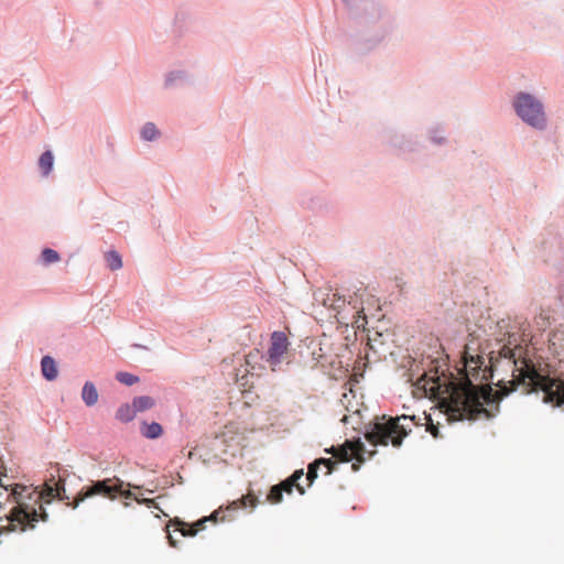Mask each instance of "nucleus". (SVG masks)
<instances>
[{
	"label": "nucleus",
	"instance_id": "nucleus-1",
	"mask_svg": "<svg viewBox=\"0 0 564 564\" xmlns=\"http://www.w3.org/2000/svg\"><path fill=\"white\" fill-rule=\"evenodd\" d=\"M499 357L508 359L513 365L512 380H499V389L494 391L489 386L477 387L473 380H487L492 377L495 358L490 356V367L485 366L484 356L469 355L464 352L465 381L462 383H451L448 397L443 400L442 405L449 420L475 421L481 415L491 419L495 414L485 408V404H495L498 411V402L517 390L522 388L523 393L542 392V400L552 406H564V380L551 377L536 367L529 357L528 350L522 346H502L499 350Z\"/></svg>",
	"mask_w": 564,
	"mask_h": 564
},
{
	"label": "nucleus",
	"instance_id": "nucleus-2",
	"mask_svg": "<svg viewBox=\"0 0 564 564\" xmlns=\"http://www.w3.org/2000/svg\"><path fill=\"white\" fill-rule=\"evenodd\" d=\"M2 489L9 491L8 500L17 503L7 517L8 525H2V534L14 531L23 532L26 529L35 528L39 521H47L48 514L42 502L50 503L55 497L64 499L61 491H65L61 480L55 481L53 476L44 482L41 491L36 487L4 482H2Z\"/></svg>",
	"mask_w": 564,
	"mask_h": 564
},
{
	"label": "nucleus",
	"instance_id": "nucleus-3",
	"mask_svg": "<svg viewBox=\"0 0 564 564\" xmlns=\"http://www.w3.org/2000/svg\"><path fill=\"white\" fill-rule=\"evenodd\" d=\"M414 424L413 417L408 415L377 416L375 421L366 425L365 438L372 446L392 445L398 448L412 432Z\"/></svg>",
	"mask_w": 564,
	"mask_h": 564
},
{
	"label": "nucleus",
	"instance_id": "nucleus-4",
	"mask_svg": "<svg viewBox=\"0 0 564 564\" xmlns=\"http://www.w3.org/2000/svg\"><path fill=\"white\" fill-rule=\"evenodd\" d=\"M117 495L124 498H131L130 490H122V481L118 478H107L104 480L94 481L90 486L84 487L74 499L72 507L75 509L78 505L87 498L94 496H102L108 499H115Z\"/></svg>",
	"mask_w": 564,
	"mask_h": 564
},
{
	"label": "nucleus",
	"instance_id": "nucleus-5",
	"mask_svg": "<svg viewBox=\"0 0 564 564\" xmlns=\"http://www.w3.org/2000/svg\"><path fill=\"white\" fill-rule=\"evenodd\" d=\"M517 115L528 124L536 129L545 127V115L543 105L532 95L520 93L517 95L514 102Z\"/></svg>",
	"mask_w": 564,
	"mask_h": 564
},
{
	"label": "nucleus",
	"instance_id": "nucleus-6",
	"mask_svg": "<svg viewBox=\"0 0 564 564\" xmlns=\"http://www.w3.org/2000/svg\"><path fill=\"white\" fill-rule=\"evenodd\" d=\"M329 310L334 312V316L339 323L346 325L350 324L358 328L364 326V323H366L365 308L357 296L349 302H346L345 297L339 295V301H334V306Z\"/></svg>",
	"mask_w": 564,
	"mask_h": 564
},
{
	"label": "nucleus",
	"instance_id": "nucleus-7",
	"mask_svg": "<svg viewBox=\"0 0 564 564\" xmlns=\"http://www.w3.org/2000/svg\"><path fill=\"white\" fill-rule=\"evenodd\" d=\"M325 452L332 454L340 462H349L352 458L356 459L357 463L352 464V469L355 471L359 469V464L365 463L367 458H371L376 454L375 449L367 451L365 444L360 440L346 441L340 446L326 448Z\"/></svg>",
	"mask_w": 564,
	"mask_h": 564
},
{
	"label": "nucleus",
	"instance_id": "nucleus-8",
	"mask_svg": "<svg viewBox=\"0 0 564 564\" xmlns=\"http://www.w3.org/2000/svg\"><path fill=\"white\" fill-rule=\"evenodd\" d=\"M289 340L283 332H273L270 338L267 361L272 371H276L286 358L289 351Z\"/></svg>",
	"mask_w": 564,
	"mask_h": 564
},
{
	"label": "nucleus",
	"instance_id": "nucleus-9",
	"mask_svg": "<svg viewBox=\"0 0 564 564\" xmlns=\"http://www.w3.org/2000/svg\"><path fill=\"white\" fill-rule=\"evenodd\" d=\"M220 514H223V510L218 509V510L214 511L209 517H204L203 519L196 521L193 524H188V523L177 520L176 521V525L178 527L177 530L182 533L183 536H194L198 531L205 529L206 522L212 521V522L216 523L218 521V519L224 521L225 516L220 517Z\"/></svg>",
	"mask_w": 564,
	"mask_h": 564
},
{
	"label": "nucleus",
	"instance_id": "nucleus-10",
	"mask_svg": "<svg viewBox=\"0 0 564 564\" xmlns=\"http://www.w3.org/2000/svg\"><path fill=\"white\" fill-rule=\"evenodd\" d=\"M304 476L303 469L295 470L293 475H291L285 480L278 484L279 488H281L282 492L291 495L293 488L295 487L297 491L303 495L305 492L304 488L299 484V480Z\"/></svg>",
	"mask_w": 564,
	"mask_h": 564
},
{
	"label": "nucleus",
	"instance_id": "nucleus-11",
	"mask_svg": "<svg viewBox=\"0 0 564 564\" xmlns=\"http://www.w3.org/2000/svg\"><path fill=\"white\" fill-rule=\"evenodd\" d=\"M315 301L326 308L334 306V301H339V294L332 290H318L314 295Z\"/></svg>",
	"mask_w": 564,
	"mask_h": 564
},
{
	"label": "nucleus",
	"instance_id": "nucleus-12",
	"mask_svg": "<svg viewBox=\"0 0 564 564\" xmlns=\"http://www.w3.org/2000/svg\"><path fill=\"white\" fill-rule=\"evenodd\" d=\"M259 503V498L252 494L251 491H248L247 495L242 496L241 498L232 501L228 509L238 510L241 508H251L254 509Z\"/></svg>",
	"mask_w": 564,
	"mask_h": 564
},
{
	"label": "nucleus",
	"instance_id": "nucleus-13",
	"mask_svg": "<svg viewBox=\"0 0 564 564\" xmlns=\"http://www.w3.org/2000/svg\"><path fill=\"white\" fill-rule=\"evenodd\" d=\"M41 369H42V375L45 379H47L50 381L56 379L58 372H57V367H56L55 360L52 357L45 356L42 358Z\"/></svg>",
	"mask_w": 564,
	"mask_h": 564
},
{
	"label": "nucleus",
	"instance_id": "nucleus-14",
	"mask_svg": "<svg viewBox=\"0 0 564 564\" xmlns=\"http://www.w3.org/2000/svg\"><path fill=\"white\" fill-rule=\"evenodd\" d=\"M82 398H83V401L85 402V404L87 406H93L94 404L97 403L98 401V392H97V389L95 387V384L90 381H87L84 387H83V391H82Z\"/></svg>",
	"mask_w": 564,
	"mask_h": 564
},
{
	"label": "nucleus",
	"instance_id": "nucleus-15",
	"mask_svg": "<svg viewBox=\"0 0 564 564\" xmlns=\"http://www.w3.org/2000/svg\"><path fill=\"white\" fill-rule=\"evenodd\" d=\"M54 164V156L51 151H45L39 159V167L44 176H47Z\"/></svg>",
	"mask_w": 564,
	"mask_h": 564
},
{
	"label": "nucleus",
	"instance_id": "nucleus-16",
	"mask_svg": "<svg viewBox=\"0 0 564 564\" xmlns=\"http://www.w3.org/2000/svg\"><path fill=\"white\" fill-rule=\"evenodd\" d=\"M154 404H155L154 399L149 395L137 397L132 401V406L135 410V412H142V411L149 410V409L153 408Z\"/></svg>",
	"mask_w": 564,
	"mask_h": 564
},
{
	"label": "nucleus",
	"instance_id": "nucleus-17",
	"mask_svg": "<svg viewBox=\"0 0 564 564\" xmlns=\"http://www.w3.org/2000/svg\"><path fill=\"white\" fill-rule=\"evenodd\" d=\"M162 432V426L156 422H152L150 424L143 423L141 426V433L147 438H158L161 436Z\"/></svg>",
	"mask_w": 564,
	"mask_h": 564
},
{
	"label": "nucleus",
	"instance_id": "nucleus-18",
	"mask_svg": "<svg viewBox=\"0 0 564 564\" xmlns=\"http://www.w3.org/2000/svg\"><path fill=\"white\" fill-rule=\"evenodd\" d=\"M137 412L133 409L132 404H122L117 413L116 417L121 422H130L134 419Z\"/></svg>",
	"mask_w": 564,
	"mask_h": 564
},
{
	"label": "nucleus",
	"instance_id": "nucleus-19",
	"mask_svg": "<svg viewBox=\"0 0 564 564\" xmlns=\"http://www.w3.org/2000/svg\"><path fill=\"white\" fill-rule=\"evenodd\" d=\"M105 259L107 262V265L110 270H119L122 267V260L118 252L116 251H108L105 254Z\"/></svg>",
	"mask_w": 564,
	"mask_h": 564
},
{
	"label": "nucleus",
	"instance_id": "nucleus-20",
	"mask_svg": "<svg viewBox=\"0 0 564 564\" xmlns=\"http://www.w3.org/2000/svg\"><path fill=\"white\" fill-rule=\"evenodd\" d=\"M158 135H159V130L156 129L155 124L152 122L145 123L141 130V137H142V139H144L147 141H152Z\"/></svg>",
	"mask_w": 564,
	"mask_h": 564
},
{
	"label": "nucleus",
	"instance_id": "nucleus-21",
	"mask_svg": "<svg viewBox=\"0 0 564 564\" xmlns=\"http://www.w3.org/2000/svg\"><path fill=\"white\" fill-rule=\"evenodd\" d=\"M116 379L126 386H132L139 382V378L137 376L124 371L117 372Z\"/></svg>",
	"mask_w": 564,
	"mask_h": 564
},
{
	"label": "nucleus",
	"instance_id": "nucleus-22",
	"mask_svg": "<svg viewBox=\"0 0 564 564\" xmlns=\"http://www.w3.org/2000/svg\"><path fill=\"white\" fill-rule=\"evenodd\" d=\"M42 260L45 264H51V263H55L57 261H59V254L53 250V249H50V248H45L43 251H42Z\"/></svg>",
	"mask_w": 564,
	"mask_h": 564
},
{
	"label": "nucleus",
	"instance_id": "nucleus-23",
	"mask_svg": "<svg viewBox=\"0 0 564 564\" xmlns=\"http://www.w3.org/2000/svg\"><path fill=\"white\" fill-rule=\"evenodd\" d=\"M282 498H283V492L281 491V488H279L278 485H274L271 487L268 496H267V500L270 502V503H279L282 501Z\"/></svg>",
	"mask_w": 564,
	"mask_h": 564
},
{
	"label": "nucleus",
	"instance_id": "nucleus-24",
	"mask_svg": "<svg viewBox=\"0 0 564 564\" xmlns=\"http://www.w3.org/2000/svg\"><path fill=\"white\" fill-rule=\"evenodd\" d=\"M315 463L317 464L318 467L321 465H324L327 468L326 475H330L336 465V463L334 460H332L330 458H318L315 460Z\"/></svg>",
	"mask_w": 564,
	"mask_h": 564
},
{
	"label": "nucleus",
	"instance_id": "nucleus-25",
	"mask_svg": "<svg viewBox=\"0 0 564 564\" xmlns=\"http://www.w3.org/2000/svg\"><path fill=\"white\" fill-rule=\"evenodd\" d=\"M317 464L314 462L308 465V470L306 474V480L308 481L307 486H311L314 479L317 477Z\"/></svg>",
	"mask_w": 564,
	"mask_h": 564
},
{
	"label": "nucleus",
	"instance_id": "nucleus-26",
	"mask_svg": "<svg viewBox=\"0 0 564 564\" xmlns=\"http://www.w3.org/2000/svg\"><path fill=\"white\" fill-rule=\"evenodd\" d=\"M427 430L430 431V433L434 436V437H437L438 436V427L437 426H434L433 424H431Z\"/></svg>",
	"mask_w": 564,
	"mask_h": 564
},
{
	"label": "nucleus",
	"instance_id": "nucleus-27",
	"mask_svg": "<svg viewBox=\"0 0 564 564\" xmlns=\"http://www.w3.org/2000/svg\"><path fill=\"white\" fill-rule=\"evenodd\" d=\"M2 478L8 477L7 468L2 465V471H1Z\"/></svg>",
	"mask_w": 564,
	"mask_h": 564
},
{
	"label": "nucleus",
	"instance_id": "nucleus-28",
	"mask_svg": "<svg viewBox=\"0 0 564 564\" xmlns=\"http://www.w3.org/2000/svg\"><path fill=\"white\" fill-rule=\"evenodd\" d=\"M169 540H170V544H171L172 546H176V543H175V541L173 540L172 535H169Z\"/></svg>",
	"mask_w": 564,
	"mask_h": 564
},
{
	"label": "nucleus",
	"instance_id": "nucleus-29",
	"mask_svg": "<svg viewBox=\"0 0 564 564\" xmlns=\"http://www.w3.org/2000/svg\"><path fill=\"white\" fill-rule=\"evenodd\" d=\"M440 388V386H437V389ZM434 389H436V387H431L430 390L431 391H434Z\"/></svg>",
	"mask_w": 564,
	"mask_h": 564
}]
</instances>
